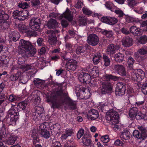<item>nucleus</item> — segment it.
I'll list each match as a JSON object with an SVG mask.
<instances>
[{
  "instance_id": "obj_1",
  "label": "nucleus",
  "mask_w": 147,
  "mask_h": 147,
  "mask_svg": "<svg viewBox=\"0 0 147 147\" xmlns=\"http://www.w3.org/2000/svg\"><path fill=\"white\" fill-rule=\"evenodd\" d=\"M20 50L19 53L22 55L23 57H19L18 60V63L19 65H23L25 60L24 59L25 57H29L33 55L36 52V49L34 48L31 42L22 39L19 42Z\"/></svg>"
},
{
  "instance_id": "obj_2",
  "label": "nucleus",
  "mask_w": 147,
  "mask_h": 147,
  "mask_svg": "<svg viewBox=\"0 0 147 147\" xmlns=\"http://www.w3.org/2000/svg\"><path fill=\"white\" fill-rule=\"evenodd\" d=\"M106 116L107 120L112 125L117 124L119 123V114L115 109L109 110L107 112Z\"/></svg>"
},
{
  "instance_id": "obj_3",
  "label": "nucleus",
  "mask_w": 147,
  "mask_h": 147,
  "mask_svg": "<svg viewBox=\"0 0 147 147\" xmlns=\"http://www.w3.org/2000/svg\"><path fill=\"white\" fill-rule=\"evenodd\" d=\"M19 113L14 109L11 108L8 111V118L7 121L8 123L10 125H15L16 123V121L18 119Z\"/></svg>"
},
{
  "instance_id": "obj_4",
  "label": "nucleus",
  "mask_w": 147,
  "mask_h": 147,
  "mask_svg": "<svg viewBox=\"0 0 147 147\" xmlns=\"http://www.w3.org/2000/svg\"><path fill=\"white\" fill-rule=\"evenodd\" d=\"M49 16L51 18H57L59 19H63L64 17L65 18L67 19L69 21H71L73 18V16L71 14V12L68 8L66 9V11L63 15L56 13H52L50 14Z\"/></svg>"
},
{
  "instance_id": "obj_5",
  "label": "nucleus",
  "mask_w": 147,
  "mask_h": 147,
  "mask_svg": "<svg viewBox=\"0 0 147 147\" xmlns=\"http://www.w3.org/2000/svg\"><path fill=\"white\" fill-rule=\"evenodd\" d=\"M58 33V31L57 30H49L47 32L48 34V42L49 44L51 45H54L57 41V38L56 37V34Z\"/></svg>"
},
{
  "instance_id": "obj_6",
  "label": "nucleus",
  "mask_w": 147,
  "mask_h": 147,
  "mask_svg": "<svg viewBox=\"0 0 147 147\" xmlns=\"http://www.w3.org/2000/svg\"><path fill=\"white\" fill-rule=\"evenodd\" d=\"M112 71L113 73H117L121 76H126L125 69L123 65H115L112 68Z\"/></svg>"
},
{
  "instance_id": "obj_7",
  "label": "nucleus",
  "mask_w": 147,
  "mask_h": 147,
  "mask_svg": "<svg viewBox=\"0 0 147 147\" xmlns=\"http://www.w3.org/2000/svg\"><path fill=\"white\" fill-rule=\"evenodd\" d=\"M78 62L76 61L71 59L67 61L66 65V68L67 70H75L77 67Z\"/></svg>"
},
{
  "instance_id": "obj_8",
  "label": "nucleus",
  "mask_w": 147,
  "mask_h": 147,
  "mask_svg": "<svg viewBox=\"0 0 147 147\" xmlns=\"http://www.w3.org/2000/svg\"><path fill=\"white\" fill-rule=\"evenodd\" d=\"M99 38L98 36L95 34H91L88 37V43L93 46L96 45L98 43Z\"/></svg>"
},
{
  "instance_id": "obj_9",
  "label": "nucleus",
  "mask_w": 147,
  "mask_h": 147,
  "mask_svg": "<svg viewBox=\"0 0 147 147\" xmlns=\"http://www.w3.org/2000/svg\"><path fill=\"white\" fill-rule=\"evenodd\" d=\"M90 76V74H88V73L82 72L79 75L78 79L81 82L89 83L91 78Z\"/></svg>"
},
{
  "instance_id": "obj_10",
  "label": "nucleus",
  "mask_w": 147,
  "mask_h": 147,
  "mask_svg": "<svg viewBox=\"0 0 147 147\" xmlns=\"http://www.w3.org/2000/svg\"><path fill=\"white\" fill-rule=\"evenodd\" d=\"M40 22V20L38 18H32L30 23L31 28L33 30H36L39 28L38 24Z\"/></svg>"
},
{
  "instance_id": "obj_11",
  "label": "nucleus",
  "mask_w": 147,
  "mask_h": 147,
  "mask_svg": "<svg viewBox=\"0 0 147 147\" xmlns=\"http://www.w3.org/2000/svg\"><path fill=\"white\" fill-rule=\"evenodd\" d=\"M56 96H55V94H52V95L49 97H47V101L48 102H51L52 103L53 108H59L60 106V103L57 102L56 101Z\"/></svg>"
},
{
  "instance_id": "obj_12",
  "label": "nucleus",
  "mask_w": 147,
  "mask_h": 147,
  "mask_svg": "<svg viewBox=\"0 0 147 147\" xmlns=\"http://www.w3.org/2000/svg\"><path fill=\"white\" fill-rule=\"evenodd\" d=\"M98 116V111L95 109H92L89 111L87 117L89 120H94L97 119Z\"/></svg>"
},
{
  "instance_id": "obj_13",
  "label": "nucleus",
  "mask_w": 147,
  "mask_h": 147,
  "mask_svg": "<svg viewBox=\"0 0 147 147\" xmlns=\"http://www.w3.org/2000/svg\"><path fill=\"white\" fill-rule=\"evenodd\" d=\"M133 42L132 39L128 36L123 38L121 40L122 45L126 47H129L131 46L133 44Z\"/></svg>"
},
{
  "instance_id": "obj_14",
  "label": "nucleus",
  "mask_w": 147,
  "mask_h": 147,
  "mask_svg": "<svg viewBox=\"0 0 147 147\" xmlns=\"http://www.w3.org/2000/svg\"><path fill=\"white\" fill-rule=\"evenodd\" d=\"M7 139H6L7 143L9 145L13 144L17 139V137L13 134L7 133Z\"/></svg>"
},
{
  "instance_id": "obj_15",
  "label": "nucleus",
  "mask_w": 147,
  "mask_h": 147,
  "mask_svg": "<svg viewBox=\"0 0 147 147\" xmlns=\"http://www.w3.org/2000/svg\"><path fill=\"white\" fill-rule=\"evenodd\" d=\"M118 49V48L117 46L113 44H111L108 46L107 49V53L108 54L112 55Z\"/></svg>"
},
{
  "instance_id": "obj_16",
  "label": "nucleus",
  "mask_w": 147,
  "mask_h": 147,
  "mask_svg": "<svg viewBox=\"0 0 147 147\" xmlns=\"http://www.w3.org/2000/svg\"><path fill=\"white\" fill-rule=\"evenodd\" d=\"M90 75L93 78L98 76L99 73V69L98 67L94 66L92 69L88 70Z\"/></svg>"
},
{
  "instance_id": "obj_17",
  "label": "nucleus",
  "mask_w": 147,
  "mask_h": 147,
  "mask_svg": "<svg viewBox=\"0 0 147 147\" xmlns=\"http://www.w3.org/2000/svg\"><path fill=\"white\" fill-rule=\"evenodd\" d=\"M27 26L25 25H21L19 26V29L20 32L22 33H26L28 36H31V34L32 32V31H29L27 30Z\"/></svg>"
},
{
  "instance_id": "obj_18",
  "label": "nucleus",
  "mask_w": 147,
  "mask_h": 147,
  "mask_svg": "<svg viewBox=\"0 0 147 147\" xmlns=\"http://www.w3.org/2000/svg\"><path fill=\"white\" fill-rule=\"evenodd\" d=\"M112 85L109 83L103 84L102 87L100 89V92L103 94L106 93L109 91H110L112 90Z\"/></svg>"
},
{
  "instance_id": "obj_19",
  "label": "nucleus",
  "mask_w": 147,
  "mask_h": 147,
  "mask_svg": "<svg viewBox=\"0 0 147 147\" xmlns=\"http://www.w3.org/2000/svg\"><path fill=\"white\" fill-rule=\"evenodd\" d=\"M40 99L38 95L37 94L36 91L33 92L32 94L30 95L28 98L29 100H32L37 103H39L40 102Z\"/></svg>"
},
{
  "instance_id": "obj_20",
  "label": "nucleus",
  "mask_w": 147,
  "mask_h": 147,
  "mask_svg": "<svg viewBox=\"0 0 147 147\" xmlns=\"http://www.w3.org/2000/svg\"><path fill=\"white\" fill-rule=\"evenodd\" d=\"M138 109L136 107H134L131 108L129 110V115L131 118L133 119L136 116H138Z\"/></svg>"
},
{
  "instance_id": "obj_21",
  "label": "nucleus",
  "mask_w": 147,
  "mask_h": 147,
  "mask_svg": "<svg viewBox=\"0 0 147 147\" xmlns=\"http://www.w3.org/2000/svg\"><path fill=\"white\" fill-rule=\"evenodd\" d=\"M9 37L11 40H12L16 42L18 40L20 37V35L18 32L14 31L10 32L9 34Z\"/></svg>"
},
{
  "instance_id": "obj_22",
  "label": "nucleus",
  "mask_w": 147,
  "mask_h": 147,
  "mask_svg": "<svg viewBox=\"0 0 147 147\" xmlns=\"http://www.w3.org/2000/svg\"><path fill=\"white\" fill-rule=\"evenodd\" d=\"M58 23L54 19H51L47 23V25L49 28H56L58 26Z\"/></svg>"
},
{
  "instance_id": "obj_23",
  "label": "nucleus",
  "mask_w": 147,
  "mask_h": 147,
  "mask_svg": "<svg viewBox=\"0 0 147 147\" xmlns=\"http://www.w3.org/2000/svg\"><path fill=\"white\" fill-rule=\"evenodd\" d=\"M82 142L83 144L86 146H89L91 144V140L88 137V136L85 134L82 138Z\"/></svg>"
},
{
  "instance_id": "obj_24",
  "label": "nucleus",
  "mask_w": 147,
  "mask_h": 147,
  "mask_svg": "<svg viewBox=\"0 0 147 147\" xmlns=\"http://www.w3.org/2000/svg\"><path fill=\"white\" fill-rule=\"evenodd\" d=\"M75 90V92L77 96L79 95L80 93V92H84L85 91L88 92L90 94L89 89H85L82 87L81 85L78 86H78H77Z\"/></svg>"
},
{
  "instance_id": "obj_25",
  "label": "nucleus",
  "mask_w": 147,
  "mask_h": 147,
  "mask_svg": "<svg viewBox=\"0 0 147 147\" xmlns=\"http://www.w3.org/2000/svg\"><path fill=\"white\" fill-rule=\"evenodd\" d=\"M131 32L135 35H140L141 34L140 29L135 26H132L130 28Z\"/></svg>"
},
{
  "instance_id": "obj_26",
  "label": "nucleus",
  "mask_w": 147,
  "mask_h": 147,
  "mask_svg": "<svg viewBox=\"0 0 147 147\" xmlns=\"http://www.w3.org/2000/svg\"><path fill=\"white\" fill-rule=\"evenodd\" d=\"M138 128L141 131L142 140H144L147 137V130L146 128L142 126H140L138 127Z\"/></svg>"
},
{
  "instance_id": "obj_27",
  "label": "nucleus",
  "mask_w": 147,
  "mask_h": 147,
  "mask_svg": "<svg viewBox=\"0 0 147 147\" xmlns=\"http://www.w3.org/2000/svg\"><path fill=\"white\" fill-rule=\"evenodd\" d=\"M27 104V102L25 101H22L19 102L17 107V110L20 111L24 110L26 108Z\"/></svg>"
},
{
  "instance_id": "obj_28",
  "label": "nucleus",
  "mask_w": 147,
  "mask_h": 147,
  "mask_svg": "<svg viewBox=\"0 0 147 147\" xmlns=\"http://www.w3.org/2000/svg\"><path fill=\"white\" fill-rule=\"evenodd\" d=\"M114 59L117 62H121L124 59V55L121 53H118L115 55Z\"/></svg>"
},
{
  "instance_id": "obj_29",
  "label": "nucleus",
  "mask_w": 147,
  "mask_h": 147,
  "mask_svg": "<svg viewBox=\"0 0 147 147\" xmlns=\"http://www.w3.org/2000/svg\"><path fill=\"white\" fill-rule=\"evenodd\" d=\"M78 20L80 25L82 26H85L87 22V18L84 16H79Z\"/></svg>"
},
{
  "instance_id": "obj_30",
  "label": "nucleus",
  "mask_w": 147,
  "mask_h": 147,
  "mask_svg": "<svg viewBox=\"0 0 147 147\" xmlns=\"http://www.w3.org/2000/svg\"><path fill=\"white\" fill-rule=\"evenodd\" d=\"M105 5L107 9L110 10L111 11H114L116 9V7L110 2H106Z\"/></svg>"
},
{
  "instance_id": "obj_31",
  "label": "nucleus",
  "mask_w": 147,
  "mask_h": 147,
  "mask_svg": "<svg viewBox=\"0 0 147 147\" xmlns=\"http://www.w3.org/2000/svg\"><path fill=\"white\" fill-rule=\"evenodd\" d=\"M54 126L53 128L51 129V131L53 135H56L60 131V126L58 124Z\"/></svg>"
},
{
  "instance_id": "obj_32",
  "label": "nucleus",
  "mask_w": 147,
  "mask_h": 147,
  "mask_svg": "<svg viewBox=\"0 0 147 147\" xmlns=\"http://www.w3.org/2000/svg\"><path fill=\"white\" fill-rule=\"evenodd\" d=\"M103 78L106 81H109L110 80L116 81L119 79V77L113 76L111 74H106L104 76Z\"/></svg>"
},
{
  "instance_id": "obj_33",
  "label": "nucleus",
  "mask_w": 147,
  "mask_h": 147,
  "mask_svg": "<svg viewBox=\"0 0 147 147\" xmlns=\"http://www.w3.org/2000/svg\"><path fill=\"white\" fill-rule=\"evenodd\" d=\"M142 2L145 4V0H143L142 1H141L140 2L135 1V0H127V2L128 5L131 7H132Z\"/></svg>"
},
{
  "instance_id": "obj_34",
  "label": "nucleus",
  "mask_w": 147,
  "mask_h": 147,
  "mask_svg": "<svg viewBox=\"0 0 147 147\" xmlns=\"http://www.w3.org/2000/svg\"><path fill=\"white\" fill-rule=\"evenodd\" d=\"M134 61L132 57H129L127 61V63L128 64V66L127 69L128 70H132L133 69V65L134 63Z\"/></svg>"
},
{
  "instance_id": "obj_35",
  "label": "nucleus",
  "mask_w": 147,
  "mask_h": 147,
  "mask_svg": "<svg viewBox=\"0 0 147 147\" xmlns=\"http://www.w3.org/2000/svg\"><path fill=\"white\" fill-rule=\"evenodd\" d=\"M7 130H6L5 125H3L0 129V140H2V138L5 137V135L7 133Z\"/></svg>"
},
{
  "instance_id": "obj_36",
  "label": "nucleus",
  "mask_w": 147,
  "mask_h": 147,
  "mask_svg": "<svg viewBox=\"0 0 147 147\" xmlns=\"http://www.w3.org/2000/svg\"><path fill=\"white\" fill-rule=\"evenodd\" d=\"M135 72L137 73L138 76V78L141 80L144 78L145 76L144 73L142 69H139L135 70Z\"/></svg>"
},
{
  "instance_id": "obj_37",
  "label": "nucleus",
  "mask_w": 147,
  "mask_h": 147,
  "mask_svg": "<svg viewBox=\"0 0 147 147\" xmlns=\"http://www.w3.org/2000/svg\"><path fill=\"white\" fill-rule=\"evenodd\" d=\"M21 11H19L18 10L14 11L13 12V16L14 18L15 19H18L20 20H24V18H21Z\"/></svg>"
},
{
  "instance_id": "obj_38",
  "label": "nucleus",
  "mask_w": 147,
  "mask_h": 147,
  "mask_svg": "<svg viewBox=\"0 0 147 147\" xmlns=\"http://www.w3.org/2000/svg\"><path fill=\"white\" fill-rule=\"evenodd\" d=\"M101 58V56L100 53H98L95 55L93 58V61L95 64H96L100 62V60Z\"/></svg>"
},
{
  "instance_id": "obj_39",
  "label": "nucleus",
  "mask_w": 147,
  "mask_h": 147,
  "mask_svg": "<svg viewBox=\"0 0 147 147\" xmlns=\"http://www.w3.org/2000/svg\"><path fill=\"white\" fill-rule=\"evenodd\" d=\"M121 136L124 140H128L130 138V133L128 131H124L122 133Z\"/></svg>"
},
{
  "instance_id": "obj_40",
  "label": "nucleus",
  "mask_w": 147,
  "mask_h": 147,
  "mask_svg": "<svg viewBox=\"0 0 147 147\" xmlns=\"http://www.w3.org/2000/svg\"><path fill=\"white\" fill-rule=\"evenodd\" d=\"M32 64L31 65H22L20 67V68L24 71H26L31 69L32 67Z\"/></svg>"
},
{
  "instance_id": "obj_41",
  "label": "nucleus",
  "mask_w": 147,
  "mask_h": 147,
  "mask_svg": "<svg viewBox=\"0 0 147 147\" xmlns=\"http://www.w3.org/2000/svg\"><path fill=\"white\" fill-rule=\"evenodd\" d=\"M126 89L123 88L122 90L116 89L115 91V94L117 96H122L125 94Z\"/></svg>"
},
{
  "instance_id": "obj_42",
  "label": "nucleus",
  "mask_w": 147,
  "mask_h": 147,
  "mask_svg": "<svg viewBox=\"0 0 147 147\" xmlns=\"http://www.w3.org/2000/svg\"><path fill=\"white\" fill-rule=\"evenodd\" d=\"M133 135L134 137L138 139L142 140V135L137 130H135L133 132Z\"/></svg>"
},
{
  "instance_id": "obj_43",
  "label": "nucleus",
  "mask_w": 147,
  "mask_h": 147,
  "mask_svg": "<svg viewBox=\"0 0 147 147\" xmlns=\"http://www.w3.org/2000/svg\"><path fill=\"white\" fill-rule=\"evenodd\" d=\"M114 11L118 15V17L119 18L123 17L125 15L123 12L120 9L116 7V9Z\"/></svg>"
},
{
  "instance_id": "obj_44",
  "label": "nucleus",
  "mask_w": 147,
  "mask_h": 147,
  "mask_svg": "<svg viewBox=\"0 0 147 147\" xmlns=\"http://www.w3.org/2000/svg\"><path fill=\"white\" fill-rule=\"evenodd\" d=\"M76 102L72 101L69 98V106L70 109H74L76 107Z\"/></svg>"
},
{
  "instance_id": "obj_45",
  "label": "nucleus",
  "mask_w": 147,
  "mask_h": 147,
  "mask_svg": "<svg viewBox=\"0 0 147 147\" xmlns=\"http://www.w3.org/2000/svg\"><path fill=\"white\" fill-rule=\"evenodd\" d=\"M48 125L49 124L47 122H44L41 124L39 126V130L40 132L47 130Z\"/></svg>"
},
{
  "instance_id": "obj_46",
  "label": "nucleus",
  "mask_w": 147,
  "mask_h": 147,
  "mask_svg": "<svg viewBox=\"0 0 147 147\" xmlns=\"http://www.w3.org/2000/svg\"><path fill=\"white\" fill-rule=\"evenodd\" d=\"M82 10L84 14L86 15L89 16L92 14V11L86 7H84Z\"/></svg>"
},
{
  "instance_id": "obj_47",
  "label": "nucleus",
  "mask_w": 147,
  "mask_h": 147,
  "mask_svg": "<svg viewBox=\"0 0 147 147\" xmlns=\"http://www.w3.org/2000/svg\"><path fill=\"white\" fill-rule=\"evenodd\" d=\"M138 52L142 55H144L147 54V47L144 46L139 50Z\"/></svg>"
},
{
  "instance_id": "obj_48",
  "label": "nucleus",
  "mask_w": 147,
  "mask_h": 147,
  "mask_svg": "<svg viewBox=\"0 0 147 147\" xmlns=\"http://www.w3.org/2000/svg\"><path fill=\"white\" fill-rule=\"evenodd\" d=\"M118 20L115 18L110 17L108 24L111 25H114L117 23Z\"/></svg>"
},
{
  "instance_id": "obj_49",
  "label": "nucleus",
  "mask_w": 147,
  "mask_h": 147,
  "mask_svg": "<svg viewBox=\"0 0 147 147\" xmlns=\"http://www.w3.org/2000/svg\"><path fill=\"white\" fill-rule=\"evenodd\" d=\"M102 33L107 37H111L113 35V32L111 30H104L102 31Z\"/></svg>"
},
{
  "instance_id": "obj_50",
  "label": "nucleus",
  "mask_w": 147,
  "mask_h": 147,
  "mask_svg": "<svg viewBox=\"0 0 147 147\" xmlns=\"http://www.w3.org/2000/svg\"><path fill=\"white\" fill-rule=\"evenodd\" d=\"M138 41L142 44L145 43L147 42V36L144 35L141 36L139 38Z\"/></svg>"
},
{
  "instance_id": "obj_51",
  "label": "nucleus",
  "mask_w": 147,
  "mask_h": 147,
  "mask_svg": "<svg viewBox=\"0 0 147 147\" xmlns=\"http://www.w3.org/2000/svg\"><path fill=\"white\" fill-rule=\"evenodd\" d=\"M103 58L104 61L105 65L106 66H109L110 63V60L109 58L105 55H103Z\"/></svg>"
},
{
  "instance_id": "obj_52",
  "label": "nucleus",
  "mask_w": 147,
  "mask_h": 147,
  "mask_svg": "<svg viewBox=\"0 0 147 147\" xmlns=\"http://www.w3.org/2000/svg\"><path fill=\"white\" fill-rule=\"evenodd\" d=\"M40 134L42 136L46 138H49L50 136L49 133L47 129L41 131Z\"/></svg>"
},
{
  "instance_id": "obj_53",
  "label": "nucleus",
  "mask_w": 147,
  "mask_h": 147,
  "mask_svg": "<svg viewBox=\"0 0 147 147\" xmlns=\"http://www.w3.org/2000/svg\"><path fill=\"white\" fill-rule=\"evenodd\" d=\"M21 12V18H24V20L29 15V12L26 10H24Z\"/></svg>"
},
{
  "instance_id": "obj_54",
  "label": "nucleus",
  "mask_w": 147,
  "mask_h": 147,
  "mask_svg": "<svg viewBox=\"0 0 147 147\" xmlns=\"http://www.w3.org/2000/svg\"><path fill=\"white\" fill-rule=\"evenodd\" d=\"M66 50L69 53H72L73 51L72 46L70 43H67L66 44Z\"/></svg>"
},
{
  "instance_id": "obj_55",
  "label": "nucleus",
  "mask_w": 147,
  "mask_h": 147,
  "mask_svg": "<svg viewBox=\"0 0 147 147\" xmlns=\"http://www.w3.org/2000/svg\"><path fill=\"white\" fill-rule=\"evenodd\" d=\"M138 75L137 73H134V72H133L131 74V77L132 80H136L138 81H139L141 80L138 78Z\"/></svg>"
},
{
  "instance_id": "obj_56",
  "label": "nucleus",
  "mask_w": 147,
  "mask_h": 147,
  "mask_svg": "<svg viewBox=\"0 0 147 147\" xmlns=\"http://www.w3.org/2000/svg\"><path fill=\"white\" fill-rule=\"evenodd\" d=\"M100 140L101 141L105 143H107L109 141V136L107 135L101 137Z\"/></svg>"
},
{
  "instance_id": "obj_57",
  "label": "nucleus",
  "mask_w": 147,
  "mask_h": 147,
  "mask_svg": "<svg viewBox=\"0 0 147 147\" xmlns=\"http://www.w3.org/2000/svg\"><path fill=\"white\" fill-rule=\"evenodd\" d=\"M33 119L36 121H38L40 118V115L36 112H34L33 113Z\"/></svg>"
},
{
  "instance_id": "obj_58",
  "label": "nucleus",
  "mask_w": 147,
  "mask_h": 147,
  "mask_svg": "<svg viewBox=\"0 0 147 147\" xmlns=\"http://www.w3.org/2000/svg\"><path fill=\"white\" fill-rule=\"evenodd\" d=\"M85 49L84 47H82L81 46H78L77 47L76 49V53L78 54H80L81 53H82L84 51Z\"/></svg>"
},
{
  "instance_id": "obj_59",
  "label": "nucleus",
  "mask_w": 147,
  "mask_h": 147,
  "mask_svg": "<svg viewBox=\"0 0 147 147\" xmlns=\"http://www.w3.org/2000/svg\"><path fill=\"white\" fill-rule=\"evenodd\" d=\"M44 80H41L39 78H35L34 80V84L36 86L39 85L40 84L44 82Z\"/></svg>"
},
{
  "instance_id": "obj_60",
  "label": "nucleus",
  "mask_w": 147,
  "mask_h": 147,
  "mask_svg": "<svg viewBox=\"0 0 147 147\" xmlns=\"http://www.w3.org/2000/svg\"><path fill=\"white\" fill-rule=\"evenodd\" d=\"M18 6L22 9H26L28 7V5L26 2H20Z\"/></svg>"
},
{
  "instance_id": "obj_61",
  "label": "nucleus",
  "mask_w": 147,
  "mask_h": 147,
  "mask_svg": "<svg viewBox=\"0 0 147 147\" xmlns=\"http://www.w3.org/2000/svg\"><path fill=\"white\" fill-rule=\"evenodd\" d=\"M8 99L9 101L13 102L17 100L18 98L14 94H11L9 95Z\"/></svg>"
},
{
  "instance_id": "obj_62",
  "label": "nucleus",
  "mask_w": 147,
  "mask_h": 147,
  "mask_svg": "<svg viewBox=\"0 0 147 147\" xmlns=\"http://www.w3.org/2000/svg\"><path fill=\"white\" fill-rule=\"evenodd\" d=\"M142 91L144 94H147V83L144 84L142 85Z\"/></svg>"
},
{
  "instance_id": "obj_63",
  "label": "nucleus",
  "mask_w": 147,
  "mask_h": 147,
  "mask_svg": "<svg viewBox=\"0 0 147 147\" xmlns=\"http://www.w3.org/2000/svg\"><path fill=\"white\" fill-rule=\"evenodd\" d=\"M35 108V112L38 113L40 115L43 113L44 109L42 107H36Z\"/></svg>"
},
{
  "instance_id": "obj_64",
  "label": "nucleus",
  "mask_w": 147,
  "mask_h": 147,
  "mask_svg": "<svg viewBox=\"0 0 147 147\" xmlns=\"http://www.w3.org/2000/svg\"><path fill=\"white\" fill-rule=\"evenodd\" d=\"M64 132L68 136H71L72 134L73 130L71 128L65 129Z\"/></svg>"
}]
</instances>
